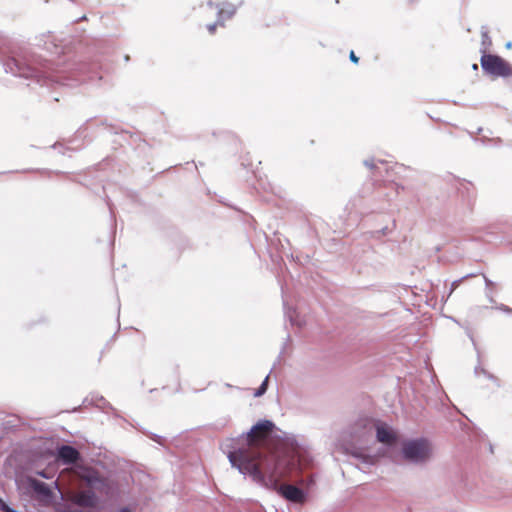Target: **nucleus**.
I'll return each instance as SVG.
<instances>
[{
  "instance_id": "f257e3e1",
  "label": "nucleus",
  "mask_w": 512,
  "mask_h": 512,
  "mask_svg": "<svg viewBox=\"0 0 512 512\" xmlns=\"http://www.w3.org/2000/svg\"><path fill=\"white\" fill-rule=\"evenodd\" d=\"M275 424L270 420H260L249 431L241 434L229 451L228 459L231 465L243 475H249L258 484H269L286 500L303 503L305 492L292 484H279L287 475L284 459L274 453H266L264 446L270 438Z\"/></svg>"
},
{
  "instance_id": "f03ea898",
  "label": "nucleus",
  "mask_w": 512,
  "mask_h": 512,
  "mask_svg": "<svg viewBox=\"0 0 512 512\" xmlns=\"http://www.w3.org/2000/svg\"><path fill=\"white\" fill-rule=\"evenodd\" d=\"M403 459L411 464H425L431 457V445L424 438L405 441L401 449Z\"/></svg>"
},
{
  "instance_id": "7ed1b4c3",
  "label": "nucleus",
  "mask_w": 512,
  "mask_h": 512,
  "mask_svg": "<svg viewBox=\"0 0 512 512\" xmlns=\"http://www.w3.org/2000/svg\"><path fill=\"white\" fill-rule=\"evenodd\" d=\"M480 62L482 69L489 75L503 78L512 76V66L498 55L483 53Z\"/></svg>"
},
{
  "instance_id": "20e7f679",
  "label": "nucleus",
  "mask_w": 512,
  "mask_h": 512,
  "mask_svg": "<svg viewBox=\"0 0 512 512\" xmlns=\"http://www.w3.org/2000/svg\"><path fill=\"white\" fill-rule=\"evenodd\" d=\"M3 67L6 73H11L14 76L23 78H38V69L28 63L22 62L19 58L13 56L3 62Z\"/></svg>"
},
{
  "instance_id": "39448f33",
  "label": "nucleus",
  "mask_w": 512,
  "mask_h": 512,
  "mask_svg": "<svg viewBox=\"0 0 512 512\" xmlns=\"http://www.w3.org/2000/svg\"><path fill=\"white\" fill-rule=\"evenodd\" d=\"M71 501L80 507L94 508L98 504V497L91 489H81L71 495Z\"/></svg>"
},
{
  "instance_id": "423d86ee",
  "label": "nucleus",
  "mask_w": 512,
  "mask_h": 512,
  "mask_svg": "<svg viewBox=\"0 0 512 512\" xmlns=\"http://www.w3.org/2000/svg\"><path fill=\"white\" fill-rule=\"evenodd\" d=\"M367 425L369 426L368 432L370 435H372L374 429L376 430V438L379 442L390 445L396 441V435L385 424L380 422L373 423L371 421H367L365 427Z\"/></svg>"
},
{
  "instance_id": "0eeeda50",
  "label": "nucleus",
  "mask_w": 512,
  "mask_h": 512,
  "mask_svg": "<svg viewBox=\"0 0 512 512\" xmlns=\"http://www.w3.org/2000/svg\"><path fill=\"white\" fill-rule=\"evenodd\" d=\"M57 459L65 465L76 464L81 456L80 452L71 445H61L57 448Z\"/></svg>"
},
{
  "instance_id": "6e6552de",
  "label": "nucleus",
  "mask_w": 512,
  "mask_h": 512,
  "mask_svg": "<svg viewBox=\"0 0 512 512\" xmlns=\"http://www.w3.org/2000/svg\"><path fill=\"white\" fill-rule=\"evenodd\" d=\"M27 483L39 499L50 500L52 498L53 492L45 482L28 477Z\"/></svg>"
},
{
  "instance_id": "1a4fd4ad",
  "label": "nucleus",
  "mask_w": 512,
  "mask_h": 512,
  "mask_svg": "<svg viewBox=\"0 0 512 512\" xmlns=\"http://www.w3.org/2000/svg\"><path fill=\"white\" fill-rule=\"evenodd\" d=\"M82 480L91 490H102L105 480L95 471H90L82 476Z\"/></svg>"
},
{
  "instance_id": "9d476101",
  "label": "nucleus",
  "mask_w": 512,
  "mask_h": 512,
  "mask_svg": "<svg viewBox=\"0 0 512 512\" xmlns=\"http://www.w3.org/2000/svg\"><path fill=\"white\" fill-rule=\"evenodd\" d=\"M216 7L218 8V22L231 18L236 12L235 5L228 2L216 5Z\"/></svg>"
},
{
  "instance_id": "9b49d317",
  "label": "nucleus",
  "mask_w": 512,
  "mask_h": 512,
  "mask_svg": "<svg viewBox=\"0 0 512 512\" xmlns=\"http://www.w3.org/2000/svg\"><path fill=\"white\" fill-rule=\"evenodd\" d=\"M351 455L354 456L355 458H357L358 460H360L361 463L366 464V465H373V464H375V461H376L375 456L365 454L358 450L352 451Z\"/></svg>"
},
{
  "instance_id": "f8f14e48",
  "label": "nucleus",
  "mask_w": 512,
  "mask_h": 512,
  "mask_svg": "<svg viewBox=\"0 0 512 512\" xmlns=\"http://www.w3.org/2000/svg\"><path fill=\"white\" fill-rule=\"evenodd\" d=\"M268 380H269V376H266L265 379L263 380L262 384L255 391V393H254L255 397H260V396H262L267 391Z\"/></svg>"
},
{
  "instance_id": "ddd939ff",
  "label": "nucleus",
  "mask_w": 512,
  "mask_h": 512,
  "mask_svg": "<svg viewBox=\"0 0 512 512\" xmlns=\"http://www.w3.org/2000/svg\"><path fill=\"white\" fill-rule=\"evenodd\" d=\"M481 36H482V45L486 48L487 46H490L491 45V38L489 37L488 35V31L487 30H482L481 32Z\"/></svg>"
},
{
  "instance_id": "4468645a",
  "label": "nucleus",
  "mask_w": 512,
  "mask_h": 512,
  "mask_svg": "<svg viewBox=\"0 0 512 512\" xmlns=\"http://www.w3.org/2000/svg\"><path fill=\"white\" fill-rule=\"evenodd\" d=\"M0 510L3 512H17L14 508H11L2 498H0Z\"/></svg>"
},
{
  "instance_id": "2eb2a0df",
  "label": "nucleus",
  "mask_w": 512,
  "mask_h": 512,
  "mask_svg": "<svg viewBox=\"0 0 512 512\" xmlns=\"http://www.w3.org/2000/svg\"><path fill=\"white\" fill-rule=\"evenodd\" d=\"M475 276H476V274L471 273V274H467V275L463 276L461 279L455 280L452 283V290L455 289L464 279L475 277Z\"/></svg>"
},
{
  "instance_id": "dca6fc26",
  "label": "nucleus",
  "mask_w": 512,
  "mask_h": 512,
  "mask_svg": "<svg viewBox=\"0 0 512 512\" xmlns=\"http://www.w3.org/2000/svg\"><path fill=\"white\" fill-rule=\"evenodd\" d=\"M218 25H221V26H222V25H223V21L218 22V20H217L215 23H213V24H209V25L207 26V29H208V31H209L211 34H213V33L216 31V27H217Z\"/></svg>"
},
{
  "instance_id": "f3484780",
  "label": "nucleus",
  "mask_w": 512,
  "mask_h": 512,
  "mask_svg": "<svg viewBox=\"0 0 512 512\" xmlns=\"http://www.w3.org/2000/svg\"><path fill=\"white\" fill-rule=\"evenodd\" d=\"M498 309H500L501 311L507 313V314H511L512 315V308H510L509 306L507 305H504V304H501Z\"/></svg>"
},
{
  "instance_id": "a211bd4d",
  "label": "nucleus",
  "mask_w": 512,
  "mask_h": 512,
  "mask_svg": "<svg viewBox=\"0 0 512 512\" xmlns=\"http://www.w3.org/2000/svg\"><path fill=\"white\" fill-rule=\"evenodd\" d=\"M364 165L366 167H368L369 169H374L375 168V164H374L373 160H365L364 161Z\"/></svg>"
},
{
  "instance_id": "6ab92c4d",
  "label": "nucleus",
  "mask_w": 512,
  "mask_h": 512,
  "mask_svg": "<svg viewBox=\"0 0 512 512\" xmlns=\"http://www.w3.org/2000/svg\"><path fill=\"white\" fill-rule=\"evenodd\" d=\"M349 58L353 63H358L359 61V58L355 55L353 51L350 52Z\"/></svg>"
},
{
  "instance_id": "aec40b11",
  "label": "nucleus",
  "mask_w": 512,
  "mask_h": 512,
  "mask_svg": "<svg viewBox=\"0 0 512 512\" xmlns=\"http://www.w3.org/2000/svg\"><path fill=\"white\" fill-rule=\"evenodd\" d=\"M483 277L487 288H490L494 285V283L486 275H483Z\"/></svg>"
},
{
  "instance_id": "412c9836",
  "label": "nucleus",
  "mask_w": 512,
  "mask_h": 512,
  "mask_svg": "<svg viewBox=\"0 0 512 512\" xmlns=\"http://www.w3.org/2000/svg\"><path fill=\"white\" fill-rule=\"evenodd\" d=\"M117 512H133V509H131L130 507H123Z\"/></svg>"
},
{
  "instance_id": "4be33fe9",
  "label": "nucleus",
  "mask_w": 512,
  "mask_h": 512,
  "mask_svg": "<svg viewBox=\"0 0 512 512\" xmlns=\"http://www.w3.org/2000/svg\"><path fill=\"white\" fill-rule=\"evenodd\" d=\"M37 474L43 478H48L47 474L45 473V471H39L37 472Z\"/></svg>"
},
{
  "instance_id": "5701e85b",
  "label": "nucleus",
  "mask_w": 512,
  "mask_h": 512,
  "mask_svg": "<svg viewBox=\"0 0 512 512\" xmlns=\"http://www.w3.org/2000/svg\"><path fill=\"white\" fill-rule=\"evenodd\" d=\"M487 296H488L489 301H490L491 303H494V302H495V300L493 299V297H492L490 294H487Z\"/></svg>"
},
{
  "instance_id": "b1692460",
  "label": "nucleus",
  "mask_w": 512,
  "mask_h": 512,
  "mask_svg": "<svg viewBox=\"0 0 512 512\" xmlns=\"http://www.w3.org/2000/svg\"><path fill=\"white\" fill-rule=\"evenodd\" d=\"M208 6H209V7H213V6H214L213 2L209 1V2H208Z\"/></svg>"
},
{
  "instance_id": "393cba45",
  "label": "nucleus",
  "mask_w": 512,
  "mask_h": 512,
  "mask_svg": "<svg viewBox=\"0 0 512 512\" xmlns=\"http://www.w3.org/2000/svg\"><path fill=\"white\" fill-rule=\"evenodd\" d=\"M477 68H478L477 64H474V65H473V69H475V70H476Z\"/></svg>"
}]
</instances>
